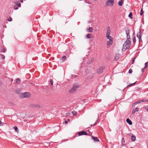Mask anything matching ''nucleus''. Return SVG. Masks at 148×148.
Segmentation results:
<instances>
[{
    "label": "nucleus",
    "instance_id": "nucleus-50",
    "mask_svg": "<svg viewBox=\"0 0 148 148\" xmlns=\"http://www.w3.org/2000/svg\"><path fill=\"white\" fill-rule=\"evenodd\" d=\"M68 123V122L66 121H65V124H67Z\"/></svg>",
    "mask_w": 148,
    "mask_h": 148
},
{
    "label": "nucleus",
    "instance_id": "nucleus-17",
    "mask_svg": "<svg viewBox=\"0 0 148 148\" xmlns=\"http://www.w3.org/2000/svg\"><path fill=\"white\" fill-rule=\"evenodd\" d=\"M139 110V108H136L134 109H133L132 111V114H134L136 112H137Z\"/></svg>",
    "mask_w": 148,
    "mask_h": 148
},
{
    "label": "nucleus",
    "instance_id": "nucleus-25",
    "mask_svg": "<svg viewBox=\"0 0 148 148\" xmlns=\"http://www.w3.org/2000/svg\"><path fill=\"white\" fill-rule=\"evenodd\" d=\"M66 57L65 56H63L62 57V60L63 61H64L66 59Z\"/></svg>",
    "mask_w": 148,
    "mask_h": 148
},
{
    "label": "nucleus",
    "instance_id": "nucleus-30",
    "mask_svg": "<svg viewBox=\"0 0 148 148\" xmlns=\"http://www.w3.org/2000/svg\"><path fill=\"white\" fill-rule=\"evenodd\" d=\"M143 8H142L140 10V15L142 16L143 15Z\"/></svg>",
    "mask_w": 148,
    "mask_h": 148
},
{
    "label": "nucleus",
    "instance_id": "nucleus-26",
    "mask_svg": "<svg viewBox=\"0 0 148 148\" xmlns=\"http://www.w3.org/2000/svg\"><path fill=\"white\" fill-rule=\"evenodd\" d=\"M132 12H130L129 15L128 16L130 18H132Z\"/></svg>",
    "mask_w": 148,
    "mask_h": 148
},
{
    "label": "nucleus",
    "instance_id": "nucleus-2",
    "mask_svg": "<svg viewBox=\"0 0 148 148\" xmlns=\"http://www.w3.org/2000/svg\"><path fill=\"white\" fill-rule=\"evenodd\" d=\"M131 42L129 41H125L123 44V49L126 50L129 48L131 45Z\"/></svg>",
    "mask_w": 148,
    "mask_h": 148
},
{
    "label": "nucleus",
    "instance_id": "nucleus-53",
    "mask_svg": "<svg viewBox=\"0 0 148 148\" xmlns=\"http://www.w3.org/2000/svg\"><path fill=\"white\" fill-rule=\"evenodd\" d=\"M93 0L94 1H97V0Z\"/></svg>",
    "mask_w": 148,
    "mask_h": 148
},
{
    "label": "nucleus",
    "instance_id": "nucleus-7",
    "mask_svg": "<svg viewBox=\"0 0 148 148\" xmlns=\"http://www.w3.org/2000/svg\"><path fill=\"white\" fill-rule=\"evenodd\" d=\"M83 135H88V134L86 132L84 131H81L78 132L79 136Z\"/></svg>",
    "mask_w": 148,
    "mask_h": 148
},
{
    "label": "nucleus",
    "instance_id": "nucleus-46",
    "mask_svg": "<svg viewBox=\"0 0 148 148\" xmlns=\"http://www.w3.org/2000/svg\"><path fill=\"white\" fill-rule=\"evenodd\" d=\"M3 125V124H2V122L1 121H0V126H2Z\"/></svg>",
    "mask_w": 148,
    "mask_h": 148
},
{
    "label": "nucleus",
    "instance_id": "nucleus-52",
    "mask_svg": "<svg viewBox=\"0 0 148 148\" xmlns=\"http://www.w3.org/2000/svg\"><path fill=\"white\" fill-rule=\"evenodd\" d=\"M67 120L68 121H70V119H68Z\"/></svg>",
    "mask_w": 148,
    "mask_h": 148
},
{
    "label": "nucleus",
    "instance_id": "nucleus-21",
    "mask_svg": "<svg viewBox=\"0 0 148 148\" xmlns=\"http://www.w3.org/2000/svg\"><path fill=\"white\" fill-rule=\"evenodd\" d=\"M140 101V103H142V102H146L148 101L146 99H142L139 100Z\"/></svg>",
    "mask_w": 148,
    "mask_h": 148
},
{
    "label": "nucleus",
    "instance_id": "nucleus-45",
    "mask_svg": "<svg viewBox=\"0 0 148 148\" xmlns=\"http://www.w3.org/2000/svg\"><path fill=\"white\" fill-rule=\"evenodd\" d=\"M136 58H134L133 60H132V64H133V63H134V61L135 60V59Z\"/></svg>",
    "mask_w": 148,
    "mask_h": 148
},
{
    "label": "nucleus",
    "instance_id": "nucleus-40",
    "mask_svg": "<svg viewBox=\"0 0 148 148\" xmlns=\"http://www.w3.org/2000/svg\"><path fill=\"white\" fill-rule=\"evenodd\" d=\"M146 68H145V67H144V68H143L142 69V72L143 73L145 71V69H146Z\"/></svg>",
    "mask_w": 148,
    "mask_h": 148
},
{
    "label": "nucleus",
    "instance_id": "nucleus-19",
    "mask_svg": "<svg viewBox=\"0 0 148 148\" xmlns=\"http://www.w3.org/2000/svg\"><path fill=\"white\" fill-rule=\"evenodd\" d=\"M136 136L132 134V136H131V139L132 141H134L136 140Z\"/></svg>",
    "mask_w": 148,
    "mask_h": 148
},
{
    "label": "nucleus",
    "instance_id": "nucleus-47",
    "mask_svg": "<svg viewBox=\"0 0 148 148\" xmlns=\"http://www.w3.org/2000/svg\"><path fill=\"white\" fill-rule=\"evenodd\" d=\"M130 86H131V85H130H130H128V86H127L126 87H127V88H128V87H130Z\"/></svg>",
    "mask_w": 148,
    "mask_h": 148
},
{
    "label": "nucleus",
    "instance_id": "nucleus-24",
    "mask_svg": "<svg viewBox=\"0 0 148 148\" xmlns=\"http://www.w3.org/2000/svg\"><path fill=\"white\" fill-rule=\"evenodd\" d=\"M87 38H88L90 39L91 38V35L90 34H88L86 35Z\"/></svg>",
    "mask_w": 148,
    "mask_h": 148
},
{
    "label": "nucleus",
    "instance_id": "nucleus-49",
    "mask_svg": "<svg viewBox=\"0 0 148 148\" xmlns=\"http://www.w3.org/2000/svg\"><path fill=\"white\" fill-rule=\"evenodd\" d=\"M96 122H95V123L93 125H91V126H94V125H95L96 124Z\"/></svg>",
    "mask_w": 148,
    "mask_h": 148
},
{
    "label": "nucleus",
    "instance_id": "nucleus-1",
    "mask_svg": "<svg viewBox=\"0 0 148 148\" xmlns=\"http://www.w3.org/2000/svg\"><path fill=\"white\" fill-rule=\"evenodd\" d=\"M79 87V85L77 84H74L73 87L69 90V92L70 93H72L75 91L77 88Z\"/></svg>",
    "mask_w": 148,
    "mask_h": 148
},
{
    "label": "nucleus",
    "instance_id": "nucleus-36",
    "mask_svg": "<svg viewBox=\"0 0 148 148\" xmlns=\"http://www.w3.org/2000/svg\"><path fill=\"white\" fill-rule=\"evenodd\" d=\"M133 41L134 42L136 41V37L135 36H134L133 38Z\"/></svg>",
    "mask_w": 148,
    "mask_h": 148
},
{
    "label": "nucleus",
    "instance_id": "nucleus-48",
    "mask_svg": "<svg viewBox=\"0 0 148 148\" xmlns=\"http://www.w3.org/2000/svg\"><path fill=\"white\" fill-rule=\"evenodd\" d=\"M19 1H20V2H21V3H23V0H19Z\"/></svg>",
    "mask_w": 148,
    "mask_h": 148
},
{
    "label": "nucleus",
    "instance_id": "nucleus-33",
    "mask_svg": "<svg viewBox=\"0 0 148 148\" xmlns=\"http://www.w3.org/2000/svg\"><path fill=\"white\" fill-rule=\"evenodd\" d=\"M131 38H127V40L126 41H129V42H131Z\"/></svg>",
    "mask_w": 148,
    "mask_h": 148
},
{
    "label": "nucleus",
    "instance_id": "nucleus-4",
    "mask_svg": "<svg viewBox=\"0 0 148 148\" xmlns=\"http://www.w3.org/2000/svg\"><path fill=\"white\" fill-rule=\"evenodd\" d=\"M114 3L113 0H108L106 1V6H112Z\"/></svg>",
    "mask_w": 148,
    "mask_h": 148
},
{
    "label": "nucleus",
    "instance_id": "nucleus-51",
    "mask_svg": "<svg viewBox=\"0 0 148 148\" xmlns=\"http://www.w3.org/2000/svg\"><path fill=\"white\" fill-rule=\"evenodd\" d=\"M1 81H0V85H1Z\"/></svg>",
    "mask_w": 148,
    "mask_h": 148
},
{
    "label": "nucleus",
    "instance_id": "nucleus-43",
    "mask_svg": "<svg viewBox=\"0 0 148 148\" xmlns=\"http://www.w3.org/2000/svg\"><path fill=\"white\" fill-rule=\"evenodd\" d=\"M136 104H137L139 103H140V101L139 100L138 101H137L136 102Z\"/></svg>",
    "mask_w": 148,
    "mask_h": 148
},
{
    "label": "nucleus",
    "instance_id": "nucleus-14",
    "mask_svg": "<svg viewBox=\"0 0 148 148\" xmlns=\"http://www.w3.org/2000/svg\"><path fill=\"white\" fill-rule=\"evenodd\" d=\"M15 3L16 4L15 5H16L18 6L19 7H21V4L20 2L18 1H16L15 2Z\"/></svg>",
    "mask_w": 148,
    "mask_h": 148
},
{
    "label": "nucleus",
    "instance_id": "nucleus-34",
    "mask_svg": "<svg viewBox=\"0 0 148 148\" xmlns=\"http://www.w3.org/2000/svg\"><path fill=\"white\" fill-rule=\"evenodd\" d=\"M148 62H146L145 63V68H146V67H147V66H148Z\"/></svg>",
    "mask_w": 148,
    "mask_h": 148
},
{
    "label": "nucleus",
    "instance_id": "nucleus-28",
    "mask_svg": "<svg viewBox=\"0 0 148 148\" xmlns=\"http://www.w3.org/2000/svg\"><path fill=\"white\" fill-rule=\"evenodd\" d=\"M0 56H1V58L2 59H5V56L1 54H0Z\"/></svg>",
    "mask_w": 148,
    "mask_h": 148
},
{
    "label": "nucleus",
    "instance_id": "nucleus-12",
    "mask_svg": "<svg viewBox=\"0 0 148 148\" xmlns=\"http://www.w3.org/2000/svg\"><path fill=\"white\" fill-rule=\"evenodd\" d=\"M119 58V53L116 54L115 56V60L117 61Z\"/></svg>",
    "mask_w": 148,
    "mask_h": 148
},
{
    "label": "nucleus",
    "instance_id": "nucleus-11",
    "mask_svg": "<svg viewBox=\"0 0 148 148\" xmlns=\"http://www.w3.org/2000/svg\"><path fill=\"white\" fill-rule=\"evenodd\" d=\"M92 138L93 140L95 142H99V140L97 137H95L94 136H92Z\"/></svg>",
    "mask_w": 148,
    "mask_h": 148
},
{
    "label": "nucleus",
    "instance_id": "nucleus-37",
    "mask_svg": "<svg viewBox=\"0 0 148 148\" xmlns=\"http://www.w3.org/2000/svg\"><path fill=\"white\" fill-rule=\"evenodd\" d=\"M72 114H73V115H76L77 114L76 112L75 111L72 112Z\"/></svg>",
    "mask_w": 148,
    "mask_h": 148
},
{
    "label": "nucleus",
    "instance_id": "nucleus-41",
    "mask_svg": "<svg viewBox=\"0 0 148 148\" xmlns=\"http://www.w3.org/2000/svg\"><path fill=\"white\" fill-rule=\"evenodd\" d=\"M71 76L72 78H75L77 76L75 75H71Z\"/></svg>",
    "mask_w": 148,
    "mask_h": 148
},
{
    "label": "nucleus",
    "instance_id": "nucleus-32",
    "mask_svg": "<svg viewBox=\"0 0 148 148\" xmlns=\"http://www.w3.org/2000/svg\"><path fill=\"white\" fill-rule=\"evenodd\" d=\"M7 20L8 21H12V19L11 17H10L9 18H8Z\"/></svg>",
    "mask_w": 148,
    "mask_h": 148
},
{
    "label": "nucleus",
    "instance_id": "nucleus-39",
    "mask_svg": "<svg viewBox=\"0 0 148 148\" xmlns=\"http://www.w3.org/2000/svg\"><path fill=\"white\" fill-rule=\"evenodd\" d=\"M49 82L52 85H53V81L52 80H51Z\"/></svg>",
    "mask_w": 148,
    "mask_h": 148
},
{
    "label": "nucleus",
    "instance_id": "nucleus-29",
    "mask_svg": "<svg viewBox=\"0 0 148 148\" xmlns=\"http://www.w3.org/2000/svg\"><path fill=\"white\" fill-rule=\"evenodd\" d=\"M20 90L19 89H17V90H16V92L17 94H19V93H20Z\"/></svg>",
    "mask_w": 148,
    "mask_h": 148
},
{
    "label": "nucleus",
    "instance_id": "nucleus-8",
    "mask_svg": "<svg viewBox=\"0 0 148 148\" xmlns=\"http://www.w3.org/2000/svg\"><path fill=\"white\" fill-rule=\"evenodd\" d=\"M111 33L110 28L109 26H108L107 28V32L106 36L110 35Z\"/></svg>",
    "mask_w": 148,
    "mask_h": 148
},
{
    "label": "nucleus",
    "instance_id": "nucleus-22",
    "mask_svg": "<svg viewBox=\"0 0 148 148\" xmlns=\"http://www.w3.org/2000/svg\"><path fill=\"white\" fill-rule=\"evenodd\" d=\"M18 6L16 5H14L13 7L14 8L15 10H17L18 8Z\"/></svg>",
    "mask_w": 148,
    "mask_h": 148
},
{
    "label": "nucleus",
    "instance_id": "nucleus-16",
    "mask_svg": "<svg viewBox=\"0 0 148 148\" xmlns=\"http://www.w3.org/2000/svg\"><path fill=\"white\" fill-rule=\"evenodd\" d=\"M126 121L130 125H131L132 124V121L128 118L126 119Z\"/></svg>",
    "mask_w": 148,
    "mask_h": 148
},
{
    "label": "nucleus",
    "instance_id": "nucleus-23",
    "mask_svg": "<svg viewBox=\"0 0 148 148\" xmlns=\"http://www.w3.org/2000/svg\"><path fill=\"white\" fill-rule=\"evenodd\" d=\"M88 31L90 32H91L92 31V28L91 27H90L88 28Z\"/></svg>",
    "mask_w": 148,
    "mask_h": 148
},
{
    "label": "nucleus",
    "instance_id": "nucleus-15",
    "mask_svg": "<svg viewBox=\"0 0 148 148\" xmlns=\"http://www.w3.org/2000/svg\"><path fill=\"white\" fill-rule=\"evenodd\" d=\"M113 43V40H109V41L107 42V45H111Z\"/></svg>",
    "mask_w": 148,
    "mask_h": 148
},
{
    "label": "nucleus",
    "instance_id": "nucleus-42",
    "mask_svg": "<svg viewBox=\"0 0 148 148\" xmlns=\"http://www.w3.org/2000/svg\"><path fill=\"white\" fill-rule=\"evenodd\" d=\"M145 110L148 111V106L145 108Z\"/></svg>",
    "mask_w": 148,
    "mask_h": 148
},
{
    "label": "nucleus",
    "instance_id": "nucleus-9",
    "mask_svg": "<svg viewBox=\"0 0 148 148\" xmlns=\"http://www.w3.org/2000/svg\"><path fill=\"white\" fill-rule=\"evenodd\" d=\"M31 107H36V108H39L40 106L39 105L36 104H32L30 105Z\"/></svg>",
    "mask_w": 148,
    "mask_h": 148
},
{
    "label": "nucleus",
    "instance_id": "nucleus-5",
    "mask_svg": "<svg viewBox=\"0 0 148 148\" xmlns=\"http://www.w3.org/2000/svg\"><path fill=\"white\" fill-rule=\"evenodd\" d=\"M104 69V66H100L97 69V73L99 74L102 73L103 72V70Z\"/></svg>",
    "mask_w": 148,
    "mask_h": 148
},
{
    "label": "nucleus",
    "instance_id": "nucleus-27",
    "mask_svg": "<svg viewBox=\"0 0 148 148\" xmlns=\"http://www.w3.org/2000/svg\"><path fill=\"white\" fill-rule=\"evenodd\" d=\"M14 128V129L15 130L16 132H17L18 131V128L16 126H14L13 127Z\"/></svg>",
    "mask_w": 148,
    "mask_h": 148
},
{
    "label": "nucleus",
    "instance_id": "nucleus-31",
    "mask_svg": "<svg viewBox=\"0 0 148 148\" xmlns=\"http://www.w3.org/2000/svg\"><path fill=\"white\" fill-rule=\"evenodd\" d=\"M16 82L17 83H20L21 82L20 79L19 78H17L16 79Z\"/></svg>",
    "mask_w": 148,
    "mask_h": 148
},
{
    "label": "nucleus",
    "instance_id": "nucleus-10",
    "mask_svg": "<svg viewBox=\"0 0 148 148\" xmlns=\"http://www.w3.org/2000/svg\"><path fill=\"white\" fill-rule=\"evenodd\" d=\"M126 33L127 35V38H130V30L129 29H126L125 30Z\"/></svg>",
    "mask_w": 148,
    "mask_h": 148
},
{
    "label": "nucleus",
    "instance_id": "nucleus-54",
    "mask_svg": "<svg viewBox=\"0 0 148 148\" xmlns=\"http://www.w3.org/2000/svg\"><path fill=\"white\" fill-rule=\"evenodd\" d=\"M4 27H5L6 28V27L5 26H3Z\"/></svg>",
    "mask_w": 148,
    "mask_h": 148
},
{
    "label": "nucleus",
    "instance_id": "nucleus-6",
    "mask_svg": "<svg viewBox=\"0 0 148 148\" xmlns=\"http://www.w3.org/2000/svg\"><path fill=\"white\" fill-rule=\"evenodd\" d=\"M141 30H139V32L137 34V37L138 38L139 42H141Z\"/></svg>",
    "mask_w": 148,
    "mask_h": 148
},
{
    "label": "nucleus",
    "instance_id": "nucleus-13",
    "mask_svg": "<svg viewBox=\"0 0 148 148\" xmlns=\"http://www.w3.org/2000/svg\"><path fill=\"white\" fill-rule=\"evenodd\" d=\"M124 0H121L118 2V5L119 6H121L123 3Z\"/></svg>",
    "mask_w": 148,
    "mask_h": 148
},
{
    "label": "nucleus",
    "instance_id": "nucleus-20",
    "mask_svg": "<svg viewBox=\"0 0 148 148\" xmlns=\"http://www.w3.org/2000/svg\"><path fill=\"white\" fill-rule=\"evenodd\" d=\"M106 37L108 39H109V40H110H110H113L112 38L110 35L106 36Z\"/></svg>",
    "mask_w": 148,
    "mask_h": 148
},
{
    "label": "nucleus",
    "instance_id": "nucleus-18",
    "mask_svg": "<svg viewBox=\"0 0 148 148\" xmlns=\"http://www.w3.org/2000/svg\"><path fill=\"white\" fill-rule=\"evenodd\" d=\"M121 144L123 145H125V139L124 138H122L121 141Z\"/></svg>",
    "mask_w": 148,
    "mask_h": 148
},
{
    "label": "nucleus",
    "instance_id": "nucleus-3",
    "mask_svg": "<svg viewBox=\"0 0 148 148\" xmlns=\"http://www.w3.org/2000/svg\"><path fill=\"white\" fill-rule=\"evenodd\" d=\"M30 96V93L28 92H25L20 94V97L21 98H28Z\"/></svg>",
    "mask_w": 148,
    "mask_h": 148
},
{
    "label": "nucleus",
    "instance_id": "nucleus-38",
    "mask_svg": "<svg viewBox=\"0 0 148 148\" xmlns=\"http://www.w3.org/2000/svg\"><path fill=\"white\" fill-rule=\"evenodd\" d=\"M1 50L3 52H6V51H5V49L4 48H2L1 49Z\"/></svg>",
    "mask_w": 148,
    "mask_h": 148
},
{
    "label": "nucleus",
    "instance_id": "nucleus-35",
    "mask_svg": "<svg viewBox=\"0 0 148 148\" xmlns=\"http://www.w3.org/2000/svg\"><path fill=\"white\" fill-rule=\"evenodd\" d=\"M132 70L131 69H130L129 71V72H128L130 74H131L132 73Z\"/></svg>",
    "mask_w": 148,
    "mask_h": 148
},
{
    "label": "nucleus",
    "instance_id": "nucleus-55",
    "mask_svg": "<svg viewBox=\"0 0 148 148\" xmlns=\"http://www.w3.org/2000/svg\"><path fill=\"white\" fill-rule=\"evenodd\" d=\"M133 148V147H131V148Z\"/></svg>",
    "mask_w": 148,
    "mask_h": 148
},
{
    "label": "nucleus",
    "instance_id": "nucleus-44",
    "mask_svg": "<svg viewBox=\"0 0 148 148\" xmlns=\"http://www.w3.org/2000/svg\"><path fill=\"white\" fill-rule=\"evenodd\" d=\"M136 82H134V83H133L131 84H130V85H131V86H133V85H134V84H136Z\"/></svg>",
    "mask_w": 148,
    "mask_h": 148
}]
</instances>
